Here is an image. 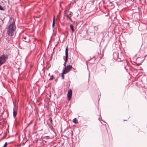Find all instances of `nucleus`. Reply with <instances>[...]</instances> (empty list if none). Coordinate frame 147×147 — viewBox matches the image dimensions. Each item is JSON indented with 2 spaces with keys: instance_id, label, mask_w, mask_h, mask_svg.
Segmentation results:
<instances>
[{
  "instance_id": "f257e3e1",
  "label": "nucleus",
  "mask_w": 147,
  "mask_h": 147,
  "mask_svg": "<svg viewBox=\"0 0 147 147\" xmlns=\"http://www.w3.org/2000/svg\"><path fill=\"white\" fill-rule=\"evenodd\" d=\"M16 26L14 22H13L10 24L8 27L7 33L9 36H12L14 34L16 30Z\"/></svg>"
},
{
  "instance_id": "f03ea898",
  "label": "nucleus",
  "mask_w": 147,
  "mask_h": 147,
  "mask_svg": "<svg viewBox=\"0 0 147 147\" xmlns=\"http://www.w3.org/2000/svg\"><path fill=\"white\" fill-rule=\"evenodd\" d=\"M8 56L7 55L3 54L0 57V65H2L8 59Z\"/></svg>"
},
{
  "instance_id": "7ed1b4c3",
  "label": "nucleus",
  "mask_w": 147,
  "mask_h": 147,
  "mask_svg": "<svg viewBox=\"0 0 147 147\" xmlns=\"http://www.w3.org/2000/svg\"><path fill=\"white\" fill-rule=\"evenodd\" d=\"M72 66L68 65L65 66L63 70V74H67L71 70Z\"/></svg>"
},
{
  "instance_id": "20e7f679",
  "label": "nucleus",
  "mask_w": 147,
  "mask_h": 147,
  "mask_svg": "<svg viewBox=\"0 0 147 147\" xmlns=\"http://www.w3.org/2000/svg\"><path fill=\"white\" fill-rule=\"evenodd\" d=\"M17 113V108H16L15 105H14V107L13 109V115L14 118L16 119V117Z\"/></svg>"
},
{
  "instance_id": "39448f33",
  "label": "nucleus",
  "mask_w": 147,
  "mask_h": 147,
  "mask_svg": "<svg viewBox=\"0 0 147 147\" xmlns=\"http://www.w3.org/2000/svg\"><path fill=\"white\" fill-rule=\"evenodd\" d=\"M72 96V91L71 89H70L68 91L67 94V99L69 101L71 98Z\"/></svg>"
},
{
  "instance_id": "423d86ee",
  "label": "nucleus",
  "mask_w": 147,
  "mask_h": 147,
  "mask_svg": "<svg viewBox=\"0 0 147 147\" xmlns=\"http://www.w3.org/2000/svg\"><path fill=\"white\" fill-rule=\"evenodd\" d=\"M24 41H25V42H28L30 41V38L28 36L26 35L25 36H24L23 37Z\"/></svg>"
},
{
  "instance_id": "0eeeda50",
  "label": "nucleus",
  "mask_w": 147,
  "mask_h": 147,
  "mask_svg": "<svg viewBox=\"0 0 147 147\" xmlns=\"http://www.w3.org/2000/svg\"><path fill=\"white\" fill-rule=\"evenodd\" d=\"M74 26L72 24H71L70 25V28L72 32L74 33Z\"/></svg>"
},
{
  "instance_id": "6e6552de",
  "label": "nucleus",
  "mask_w": 147,
  "mask_h": 147,
  "mask_svg": "<svg viewBox=\"0 0 147 147\" xmlns=\"http://www.w3.org/2000/svg\"><path fill=\"white\" fill-rule=\"evenodd\" d=\"M68 47H67L65 51V56H68Z\"/></svg>"
},
{
  "instance_id": "1a4fd4ad",
  "label": "nucleus",
  "mask_w": 147,
  "mask_h": 147,
  "mask_svg": "<svg viewBox=\"0 0 147 147\" xmlns=\"http://www.w3.org/2000/svg\"><path fill=\"white\" fill-rule=\"evenodd\" d=\"M71 13H70L69 14H67L66 15V17L67 18H68L70 20H71Z\"/></svg>"
},
{
  "instance_id": "9d476101",
  "label": "nucleus",
  "mask_w": 147,
  "mask_h": 147,
  "mask_svg": "<svg viewBox=\"0 0 147 147\" xmlns=\"http://www.w3.org/2000/svg\"><path fill=\"white\" fill-rule=\"evenodd\" d=\"M55 16H53V22L52 24V27H54L55 25Z\"/></svg>"
},
{
  "instance_id": "9b49d317",
  "label": "nucleus",
  "mask_w": 147,
  "mask_h": 147,
  "mask_svg": "<svg viewBox=\"0 0 147 147\" xmlns=\"http://www.w3.org/2000/svg\"><path fill=\"white\" fill-rule=\"evenodd\" d=\"M73 121L75 123H78L76 119V118H75L73 119Z\"/></svg>"
},
{
  "instance_id": "f8f14e48",
  "label": "nucleus",
  "mask_w": 147,
  "mask_h": 147,
  "mask_svg": "<svg viewBox=\"0 0 147 147\" xmlns=\"http://www.w3.org/2000/svg\"><path fill=\"white\" fill-rule=\"evenodd\" d=\"M65 59L64 58V59L65 60V63H66L67 61L68 56H65Z\"/></svg>"
},
{
  "instance_id": "ddd939ff",
  "label": "nucleus",
  "mask_w": 147,
  "mask_h": 147,
  "mask_svg": "<svg viewBox=\"0 0 147 147\" xmlns=\"http://www.w3.org/2000/svg\"><path fill=\"white\" fill-rule=\"evenodd\" d=\"M63 74V72H62V75H61V77H62V79H64V74Z\"/></svg>"
},
{
  "instance_id": "4468645a",
  "label": "nucleus",
  "mask_w": 147,
  "mask_h": 147,
  "mask_svg": "<svg viewBox=\"0 0 147 147\" xmlns=\"http://www.w3.org/2000/svg\"><path fill=\"white\" fill-rule=\"evenodd\" d=\"M94 30L96 31H97L98 29V27L96 26H94Z\"/></svg>"
},
{
  "instance_id": "2eb2a0df",
  "label": "nucleus",
  "mask_w": 147,
  "mask_h": 147,
  "mask_svg": "<svg viewBox=\"0 0 147 147\" xmlns=\"http://www.w3.org/2000/svg\"><path fill=\"white\" fill-rule=\"evenodd\" d=\"M0 10H4L3 8L0 5Z\"/></svg>"
},
{
  "instance_id": "dca6fc26",
  "label": "nucleus",
  "mask_w": 147,
  "mask_h": 147,
  "mask_svg": "<svg viewBox=\"0 0 147 147\" xmlns=\"http://www.w3.org/2000/svg\"><path fill=\"white\" fill-rule=\"evenodd\" d=\"M7 142H6L5 144H4V146H3L4 147H7Z\"/></svg>"
},
{
  "instance_id": "f3484780",
  "label": "nucleus",
  "mask_w": 147,
  "mask_h": 147,
  "mask_svg": "<svg viewBox=\"0 0 147 147\" xmlns=\"http://www.w3.org/2000/svg\"><path fill=\"white\" fill-rule=\"evenodd\" d=\"M54 77H52L50 78L49 80H53V79H54Z\"/></svg>"
},
{
  "instance_id": "a211bd4d",
  "label": "nucleus",
  "mask_w": 147,
  "mask_h": 147,
  "mask_svg": "<svg viewBox=\"0 0 147 147\" xmlns=\"http://www.w3.org/2000/svg\"><path fill=\"white\" fill-rule=\"evenodd\" d=\"M66 63H65H65H64V66H65V65H66Z\"/></svg>"
},
{
  "instance_id": "6ab92c4d",
  "label": "nucleus",
  "mask_w": 147,
  "mask_h": 147,
  "mask_svg": "<svg viewBox=\"0 0 147 147\" xmlns=\"http://www.w3.org/2000/svg\"><path fill=\"white\" fill-rule=\"evenodd\" d=\"M1 65H0V66Z\"/></svg>"
}]
</instances>
